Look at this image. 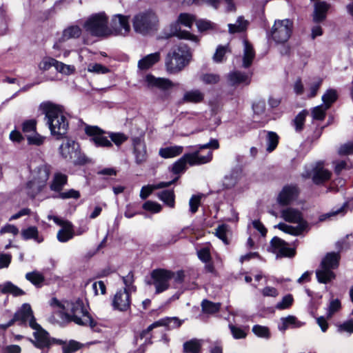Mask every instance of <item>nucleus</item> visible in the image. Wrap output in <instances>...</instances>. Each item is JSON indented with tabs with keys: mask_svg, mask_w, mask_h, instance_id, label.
I'll use <instances>...</instances> for the list:
<instances>
[{
	"mask_svg": "<svg viewBox=\"0 0 353 353\" xmlns=\"http://www.w3.org/2000/svg\"><path fill=\"white\" fill-rule=\"evenodd\" d=\"M39 108L45 114L46 124L51 134L55 136L57 139H63L68 129V121L64 114L63 108L50 101L41 103Z\"/></svg>",
	"mask_w": 353,
	"mask_h": 353,
	"instance_id": "nucleus-1",
	"label": "nucleus"
},
{
	"mask_svg": "<svg viewBox=\"0 0 353 353\" xmlns=\"http://www.w3.org/2000/svg\"><path fill=\"white\" fill-rule=\"evenodd\" d=\"M87 307V303L82 299L66 302L65 309L70 312L65 313V316L68 321H73L79 325L89 326L92 330L99 332L97 322L90 315Z\"/></svg>",
	"mask_w": 353,
	"mask_h": 353,
	"instance_id": "nucleus-2",
	"label": "nucleus"
},
{
	"mask_svg": "<svg viewBox=\"0 0 353 353\" xmlns=\"http://www.w3.org/2000/svg\"><path fill=\"white\" fill-rule=\"evenodd\" d=\"M192 53L188 46L183 43L174 48L165 58V67L169 73H177L189 63Z\"/></svg>",
	"mask_w": 353,
	"mask_h": 353,
	"instance_id": "nucleus-3",
	"label": "nucleus"
},
{
	"mask_svg": "<svg viewBox=\"0 0 353 353\" xmlns=\"http://www.w3.org/2000/svg\"><path fill=\"white\" fill-rule=\"evenodd\" d=\"M281 216L287 222L297 223L296 227L279 223L275 228L294 236H299L308 228V224L303 218L302 213L296 209L287 208L281 212Z\"/></svg>",
	"mask_w": 353,
	"mask_h": 353,
	"instance_id": "nucleus-4",
	"label": "nucleus"
},
{
	"mask_svg": "<svg viewBox=\"0 0 353 353\" xmlns=\"http://www.w3.org/2000/svg\"><path fill=\"white\" fill-rule=\"evenodd\" d=\"M158 24V17L152 10L140 12L132 19L134 30L143 36L151 34L157 31Z\"/></svg>",
	"mask_w": 353,
	"mask_h": 353,
	"instance_id": "nucleus-5",
	"label": "nucleus"
},
{
	"mask_svg": "<svg viewBox=\"0 0 353 353\" xmlns=\"http://www.w3.org/2000/svg\"><path fill=\"white\" fill-rule=\"evenodd\" d=\"M340 256L338 253L330 252L322 260L320 267L316 270L317 281L321 283H327L335 278L332 270L339 265Z\"/></svg>",
	"mask_w": 353,
	"mask_h": 353,
	"instance_id": "nucleus-6",
	"label": "nucleus"
},
{
	"mask_svg": "<svg viewBox=\"0 0 353 353\" xmlns=\"http://www.w3.org/2000/svg\"><path fill=\"white\" fill-rule=\"evenodd\" d=\"M108 19L104 12L91 15L84 23L85 30L94 37H104L110 34L108 26Z\"/></svg>",
	"mask_w": 353,
	"mask_h": 353,
	"instance_id": "nucleus-7",
	"label": "nucleus"
},
{
	"mask_svg": "<svg viewBox=\"0 0 353 353\" xmlns=\"http://www.w3.org/2000/svg\"><path fill=\"white\" fill-rule=\"evenodd\" d=\"M212 159V152L209 151L206 155H200L199 151L185 154L172 165V171L174 174L183 172L186 169V164L190 165H199L209 163Z\"/></svg>",
	"mask_w": 353,
	"mask_h": 353,
	"instance_id": "nucleus-8",
	"label": "nucleus"
},
{
	"mask_svg": "<svg viewBox=\"0 0 353 353\" xmlns=\"http://www.w3.org/2000/svg\"><path fill=\"white\" fill-rule=\"evenodd\" d=\"M194 21H196V19L194 15L188 13H181L178 17L177 21L170 26L171 34L176 36L179 39H188L197 43L199 41V39L196 36L188 31L181 30L179 27V25L181 24L185 27L191 28Z\"/></svg>",
	"mask_w": 353,
	"mask_h": 353,
	"instance_id": "nucleus-9",
	"label": "nucleus"
},
{
	"mask_svg": "<svg viewBox=\"0 0 353 353\" xmlns=\"http://www.w3.org/2000/svg\"><path fill=\"white\" fill-rule=\"evenodd\" d=\"M293 23L290 19L276 20L271 30L272 39L277 43L286 42L291 36Z\"/></svg>",
	"mask_w": 353,
	"mask_h": 353,
	"instance_id": "nucleus-10",
	"label": "nucleus"
},
{
	"mask_svg": "<svg viewBox=\"0 0 353 353\" xmlns=\"http://www.w3.org/2000/svg\"><path fill=\"white\" fill-rule=\"evenodd\" d=\"M174 276V272L165 269H155L151 272L152 282L149 283L154 286L156 293H161L169 288V281Z\"/></svg>",
	"mask_w": 353,
	"mask_h": 353,
	"instance_id": "nucleus-11",
	"label": "nucleus"
},
{
	"mask_svg": "<svg viewBox=\"0 0 353 353\" xmlns=\"http://www.w3.org/2000/svg\"><path fill=\"white\" fill-rule=\"evenodd\" d=\"M59 153L66 161H71L74 163H79L80 150L79 144L74 141L66 139L59 147Z\"/></svg>",
	"mask_w": 353,
	"mask_h": 353,
	"instance_id": "nucleus-12",
	"label": "nucleus"
},
{
	"mask_svg": "<svg viewBox=\"0 0 353 353\" xmlns=\"http://www.w3.org/2000/svg\"><path fill=\"white\" fill-rule=\"evenodd\" d=\"M302 176L303 178L312 177L315 184H321L330 178L331 173L323 167L321 163H318L314 166H306Z\"/></svg>",
	"mask_w": 353,
	"mask_h": 353,
	"instance_id": "nucleus-13",
	"label": "nucleus"
},
{
	"mask_svg": "<svg viewBox=\"0 0 353 353\" xmlns=\"http://www.w3.org/2000/svg\"><path fill=\"white\" fill-rule=\"evenodd\" d=\"M32 329L34 330L33 332L34 340L30 339V341L37 348L43 349L45 347H49L54 343H63L61 340L51 338L49 333L43 329L39 324V327Z\"/></svg>",
	"mask_w": 353,
	"mask_h": 353,
	"instance_id": "nucleus-14",
	"label": "nucleus"
},
{
	"mask_svg": "<svg viewBox=\"0 0 353 353\" xmlns=\"http://www.w3.org/2000/svg\"><path fill=\"white\" fill-rule=\"evenodd\" d=\"M14 319L17 320L19 325H28L31 328L39 327L34 316L33 311L29 303H23L20 308L14 313Z\"/></svg>",
	"mask_w": 353,
	"mask_h": 353,
	"instance_id": "nucleus-15",
	"label": "nucleus"
},
{
	"mask_svg": "<svg viewBox=\"0 0 353 353\" xmlns=\"http://www.w3.org/2000/svg\"><path fill=\"white\" fill-rule=\"evenodd\" d=\"M85 132L92 137L91 141L97 147L111 148L112 146V142L103 135L105 132L98 126L86 125Z\"/></svg>",
	"mask_w": 353,
	"mask_h": 353,
	"instance_id": "nucleus-16",
	"label": "nucleus"
},
{
	"mask_svg": "<svg viewBox=\"0 0 353 353\" xmlns=\"http://www.w3.org/2000/svg\"><path fill=\"white\" fill-rule=\"evenodd\" d=\"M111 30L112 34L115 35L125 36L130 30L129 17L123 14H115L113 16L111 23Z\"/></svg>",
	"mask_w": 353,
	"mask_h": 353,
	"instance_id": "nucleus-17",
	"label": "nucleus"
},
{
	"mask_svg": "<svg viewBox=\"0 0 353 353\" xmlns=\"http://www.w3.org/2000/svg\"><path fill=\"white\" fill-rule=\"evenodd\" d=\"M132 153L136 164L141 165L147 161L148 155L147 147L143 138L135 137L132 138Z\"/></svg>",
	"mask_w": 353,
	"mask_h": 353,
	"instance_id": "nucleus-18",
	"label": "nucleus"
},
{
	"mask_svg": "<svg viewBox=\"0 0 353 353\" xmlns=\"http://www.w3.org/2000/svg\"><path fill=\"white\" fill-rule=\"evenodd\" d=\"M270 249L272 252L279 257H293L295 255V250L288 247V243L274 236L270 241Z\"/></svg>",
	"mask_w": 353,
	"mask_h": 353,
	"instance_id": "nucleus-19",
	"label": "nucleus"
},
{
	"mask_svg": "<svg viewBox=\"0 0 353 353\" xmlns=\"http://www.w3.org/2000/svg\"><path fill=\"white\" fill-rule=\"evenodd\" d=\"M130 293L127 289H124L117 292L112 301V306L114 310L124 312L130 308Z\"/></svg>",
	"mask_w": 353,
	"mask_h": 353,
	"instance_id": "nucleus-20",
	"label": "nucleus"
},
{
	"mask_svg": "<svg viewBox=\"0 0 353 353\" xmlns=\"http://www.w3.org/2000/svg\"><path fill=\"white\" fill-rule=\"evenodd\" d=\"M146 87L149 89H159L166 90L173 86V83L168 79L156 77L151 74H148L145 77Z\"/></svg>",
	"mask_w": 353,
	"mask_h": 353,
	"instance_id": "nucleus-21",
	"label": "nucleus"
},
{
	"mask_svg": "<svg viewBox=\"0 0 353 353\" xmlns=\"http://www.w3.org/2000/svg\"><path fill=\"white\" fill-rule=\"evenodd\" d=\"M52 219L57 224L63 226V228L59 230L57 232V237L59 241L65 243L73 238L74 232L72 230V225L71 224V223L68 221L65 222L61 221L57 216H53Z\"/></svg>",
	"mask_w": 353,
	"mask_h": 353,
	"instance_id": "nucleus-22",
	"label": "nucleus"
},
{
	"mask_svg": "<svg viewBox=\"0 0 353 353\" xmlns=\"http://www.w3.org/2000/svg\"><path fill=\"white\" fill-rule=\"evenodd\" d=\"M330 4L326 1H318L314 5L312 20L314 23H321L325 20Z\"/></svg>",
	"mask_w": 353,
	"mask_h": 353,
	"instance_id": "nucleus-23",
	"label": "nucleus"
},
{
	"mask_svg": "<svg viewBox=\"0 0 353 353\" xmlns=\"http://www.w3.org/2000/svg\"><path fill=\"white\" fill-rule=\"evenodd\" d=\"M242 170L240 168H234L225 175L223 179V187L225 189H232L239 182L241 177Z\"/></svg>",
	"mask_w": 353,
	"mask_h": 353,
	"instance_id": "nucleus-24",
	"label": "nucleus"
},
{
	"mask_svg": "<svg viewBox=\"0 0 353 353\" xmlns=\"http://www.w3.org/2000/svg\"><path fill=\"white\" fill-rule=\"evenodd\" d=\"M297 196V189L294 186H285L278 196V202L282 205L290 203Z\"/></svg>",
	"mask_w": 353,
	"mask_h": 353,
	"instance_id": "nucleus-25",
	"label": "nucleus"
},
{
	"mask_svg": "<svg viewBox=\"0 0 353 353\" xmlns=\"http://www.w3.org/2000/svg\"><path fill=\"white\" fill-rule=\"evenodd\" d=\"M160 59L161 54L159 52L148 54L139 61L138 68L142 70H148L159 62Z\"/></svg>",
	"mask_w": 353,
	"mask_h": 353,
	"instance_id": "nucleus-26",
	"label": "nucleus"
},
{
	"mask_svg": "<svg viewBox=\"0 0 353 353\" xmlns=\"http://www.w3.org/2000/svg\"><path fill=\"white\" fill-rule=\"evenodd\" d=\"M243 67L245 68H247L252 65V61L255 57V52L254 50V48H253L252 44L248 41H247L246 39H244L243 41Z\"/></svg>",
	"mask_w": 353,
	"mask_h": 353,
	"instance_id": "nucleus-27",
	"label": "nucleus"
},
{
	"mask_svg": "<svg viewBox=\"0 0 353 353\" xmlns=\"http://www.w3.org/2000/svg\"><path fill=\"white\" fill-rule=\"evenodd\" d=\"M228 80L232 85L241 83L248 85L250 82V76L239 71L231 72L228 74Z\"/></svg>",
	"mask_w": 353,
	"mask_h": 353,
	"instance_id": "nucleus-28",
	"label": "nucleus"
},
{
	"mask_svg": "<svg viewBox=\"0 0 353 353\" xmlns=\"http://www.w3.org/2000/svg\"><path fill=\"white\" fill-rule=\"evenodd\" d=\"M67 182V175L61 172H56L50 185V188L52 191L59 193L63 190L64 185H66Z\"/></svg>",
	"mask_w": 353,
	"mask_h": 353,
	"instance_id": "nucleus-29",
	"label": "nucleus"
},
{
	"mask_svg": "<svg viewBox=\"0 0 353 353\" xmlns=\"http://www.w3.org/2000/svg\"><path fill=\"white\" fill-rule=\"evenodd\" d=\"M177 179L178 178L176 177L168 182H160L157 185H148L143 186L140 192V197L142 199H145L154 190L168 187L173 184Z\"/></svg>",
	"mask_w": 353,
	"mask_h": 353,
	"instance_id": "nucleus-30",
	"label": "nucleus"
},
{
	"mask_svg": "<svg viewBox=\"0 0 353 353\" xmlns=\"http://www.w3.org/2000/svg\"><path fill=\"white\" fill-rule=\"evenodd\" d=\"M50 172V167L46 164H42L38 166L35 170V175L32 180L46 185Z\"/></svg>",
	"mask_w": 353,
	"mask_h": 353,
	"instance_id": "nucleus-31",
	"label": "nucleus"
},
{
	"mask_svg": "<svg viewBox=\"0 0 353 353\" xmlns=\"http://www.w3.org/2000/svg\"><path fill=\"white\" fill-rule=\"evenodd\" d=\"M0 290L3 294H10L14 296H20L25 294V292L10 281L0 284Z\"/></svg>",
	"mask_w": 353,
	"mask_h": 353,
	"instance_id": "nucleus-32",
	"label": "nucleus"
},
{
	"mask_svg": "<svg viewBox=\"0 0 353 353\" xmlns=\"http://www.w3.org/2000/svg\"><path fill=\"white\" fill-rule=\"evenodd\" d=\"M183 148L182 146L174 145L161 148L159 151V154L164 158H173L183 152Z\"/></svg>",
	"mask_w": 353,
	"mask_h": 353,
	"instance_id": "nucleus-33",
	"label": "nucleus"
},
{
	"mask_svg": "<svg viewBox=\"0 0 353 353\" xmlns=\"http://www.w3.org/2000/svg\"><path fill=\"white\" fill-rule=\"evenodd\" d=\"M81 34V29L78 26H70L63 31L61 41H65L70 39L79 38Z\"/></svg>",
	"mask_w": 353,
	"mask_h": 353,
	"instance_id": "nucleus-34",
	"label": "nucleus"
},
{
	"mask_svg": "<svg viewBox=\"0 0 353 353\" xmlns=\"http://www.w3.org/2000/svg\"><path fill=\"white\" fill-rule=\"evenodd\" d=\"M46 186L37 181H30L26 184V192L31 198H34Z\"/></svg>",
	"mask_w": 353,
	"mask_h": 353,
	"instance_id": "nucleus-35",
	"label": "nucleus"
},
{
	"mask_svg": "<svg viewBox=\"0 0 353 353\" xmlns=\"http://www.w3.org/2000/svg\"><path fill=\"white\" fill-rule=\"evenodd\" d=\"M172 323H173L174 326L178 327L181 325V322L176 317H173L170 319H168L166 320H161L159 321H156L152 323L148 327V328L143 332V334L150 332L154 327H159L160 325H170Z\"/></svg>",
	"mask_w": 353,
	"mask_h": 353,
	"instance_id": "nucleus-36",
	"label": "nucleus"
},
{
	"mask_svg": "<svg viewBox=\"0 0 353 353\" xmlns=\"http://www.w3.org/2000/svg\"><path fill=\"white\" fill-rule=\"evenodd\" d=\"M248 25L247 20H245L242 17H239L235 23L228 24V30L230 34L236 32H241L246 30Z\"/></svg>",
	"mask_w": 353,
	"mask_h": 353,
	"instance_id": "nucleus-37",
	"label": "nucleus"
},
{
	"mask_svg": "<svg viewBox=\"0 0 353 353\" xmlns=\"http://www.w3.org/2000/svg\"><path fill=\"white\" fill-rule=\"evenodd\" d=\"M204 94L199 90H192L186 92L183 97V100L186 102L199 103L203 101Z\"/></svg>",
	"mask_w": 353,
	"mask_h": 353,
	"instance_id": "nucleus-38",
	"label": "nucleus"
},
{
	"mask_svg": "<svg viewBox=\"0 0 353 353\" xmlns=\"http://www.w3.org/2000/svg\"><path fill=\"white\" fill-rule=\"evenodd\" d=\"M158 197L169 207H174V193L173 190H163L159 192Z\"/></svg>",
	"mask_w": 353,
	"mask_h": 353,
	"instance_id": "nucleus-39",
	"label": "nucleus"
},
{
	"mask_svg": "<svg viewBox=\"0 0 353 353\" xmlns=\"http://www.w3.org/2000/svg\"><path fill=\"white\" fill-rule=\"evenodd\" d=\"M266 150L272 152L276 148L279 143V136L274 132H268L265 137Z\"/></svg>",
	"mask_w": 353,
	"mask_h": 353,
	"instance_id": "nucleus-40",
	"label": "nucleus"
},
{
	"mask_svg": "<svg viewBox=\"0 0 353 353\" xmlns=\"http://www.w3.org/2000/svg\"><path fill=\"white\" fill-rule=\"evenodd\" d=\"M347 207V203H343V205L342 206H341L338 209L332 210H331L330 212H329L327 213H325V214H321L319 216V219L320 221H325L327 219H330L333 216H336L338 214H341L342 216H343L345 214V212H346Z\"/></svg>",
	"mask_w": 353,
	"mask_h": 353,
	"instance_id": "nucleus-41",
	"label": "nucleus"
},
{
	"mask_svg": "<svg viewBox=\"0 0 353 353\" xmlns=\"http://www.w3.org/2000/svg\"><path fill=\"white\" fill-rule=\"evenodd\" d=\"M337 99V93L335 90L330 89L322 96L323 105L327 108H330L333 103Z\"/></svg>",
	"mask_w": 353,
	"mask_h": 353,
	"instance_id": "nucleus-42",
	"label": "nucleus"
},
{
	"mask_svg": "<svg viewBox=\"0 0 353 353\" xmlns=\"http://www.w3.org/2000/svg\"><path fill=\"white\" fill-rule=\"evenodd\" d=\"M21 235L25 240L33 239L38 243H41L43 241L42 239L39 238L38 230L34 226H31L27 229L23 230L21 231Z\"/></svg>",
	"mask_w": 353,
	"mask_h": 353,
	"instance_id": "nucleus-43",
	"label": "nucleus"
},
{
	"mask_svg": "<svg viewBox=\"0 0 353 353\" xmlns=\"http://www.w3.org/2000/svg\"><path fill=\"white\" fill-rule=\"evenodd\" d=\"M183 350L187 353H199L201 350V343L197 339H192L186 341L183 344Z\"/></svg>",
	"mask_w": 353,
	"mask_h": 353,
	"instance_id": "nucleus-44",
	"label": "nucleus"
},
{
	"mask_svg": "<svg viewBox=\"0 0 353 353\" xmlns=\"http://www.w3.org/2000/svg\"><path fill=\"white\" fill-rule=\"evenodd\" d=\"M221 304L219 303H213L208 300H203L201 303L202 310L208 314H213L218 312L220 309Z\"/></svg>",
	"mask_w": 353,
	"mask_h": 353,
	"instance_id": "nucleus-45",
	"label": "nucleus"
},
{
	"mask_svg": "<svg viewBox=\"0 0 353 353\" xmlns=\"http://www.w3.org/2000/svg\"><path fill=\"white\" fill-rule=\"evenodd\" d=\"M228 327L235 339H243L247 336V328L229 324Z\"/></svg>",
	"mask_w": 353,
	"mask_h": 353,
	"instance_id": "nucleus-46",
	"label": "nucleus"
},
{
	"mask_svg": "<svg viewBox=\"0 0 353 353\" xmlns=\"http://www.w3.org/2000/svg\"><path fill=\"white\" fill-rule=\"evenodd\" d=\"M26 279L37 287L41 286V284L44 281L43 274L37 271L28 272L26 274Z\"/></svg>",
	"mask_w": 353,
	"mask_h": 353,
	"instance_id": "nucleus-47",
	"label": "nucleus"
},
{
	"mask_svg": "<svg viewBox=\"0 0 353 353\" xmlns=\"http://www.w3.org/2000/svg\"><path fill=\"white\" fill-rule=\"evenodd\" d=\"M307 114V112L306 110H302L293 120V123L296 132H299L303 130Z\"/></svg>",
	"mask_w": 353,
	"mask_h": 353,
	"instance_id": "nucleus-48",
	"label": "nucleus"
},
{
	"mask_svg": "<svg viewBox=\"0 0 353 353\" xmlns=\"http://www.w3.org/2000/svg\"><path fill=\"white\" fill-rule=\"evenodd\" d=\"M55 69L60 73L70 75L75 72V67L72 65H67L61 61L56 60Z\"/></svg>",
	"mask_w": 353,
	"mask_h": 353,
	"instance_id": "nucleus-49",
	"label": "nucleus"
},
{
	"mask_svg": "<svg viewBox=\"0 0 353 353\" xmlns=\"http://www.w3.org/2000/svg\"><path fill=\"white\" fill-rule=\"evenodd\" d=\"M81 194L78 190L74 189H70L64 192H60L59 194L56 196H53L54 199H78L80 197Z\"/></svg>",
	"mask_w": 353,
	"mask_h": 353,
	"instance_id": "nucleus-50",
	"label": "nucleus"
},
{
	"mask_svg": "<svg viewBox=\"0 0 353 353\" xmlns=\"http://www.w3.org/2000/svg\"><path fill=\"white\" fill-rule=\"evenodd\" d=\"M328 110L323 104L317 105L312 110V117L314 120L322 121L325 119L326 111Z\"/></svg>",
	"mask_w": 353,
	"mask_h": 353,
	"instance_id": "nucleus-51",
	"label": "nucleus"
},
{
	"mask_svg": "<svg viewBox=\"0 0 353 353\" xmlns=\"http://www.w3.org/2000/svg\"><path fill=\"white\" fill-rule=\"evenodd\" d=\"M296 319L294 316H288L281 319V324L278 327L280 331L284 332L290 327H294Z\"/></svg>",
	"mask_w": 353,
	"mask_h": 353,
	"instance_id": "nucleus-52",
	"label": "nucleus"
},
{
	"mask_svg": "<svg viewBox=\"0 0 353 353\" xmlns=\"http://www.w3.org/2000/svg\"><path fill=\"white\" fill-rule=\"evenodd\" d=\"M252 332L258 337L269 339L270 332L268 327L260 325H255L252 327Z\"/></svg>",
	"mask_w": 353,
	"mask_h": 353,
	"instance_id": "nucleus-53",
	"label": "nucleus"
},
{
	"mask_svg": "<svg viewBox=\"0 0 353 353\" xmlns=\"http://www.w3.org/2000/svg\"><path fill=\"white\" fill-rule=\"evenodd\" d=\"M196 25L199 32H203L209 30H214L216 28L215 23L206 19H199L196 21Z\"/></svg>",
	"mask_w": 353,
	"mask_h": 353,
	"instance_id": "nucleus-54",
	"label": "nucleus"
},
{
	"mask_svg": "<svg viewBox=\"0 0 353 353\" xmlns=\"http://www.w3.org/2000/svg\"><path fill=\"white\" fill-rule=\"evenodd\" d=\"M26 137L28 144L35 145H42L46 139L45 137L40 135L37 131L31 134H26Z\"/></svg>",
	"mask_w": 353,
	"mask_h": 353,
	"instance_id": "nucleus-55",
	"label": "nucleus"
},
{
	"mask_svg": "<svg viewBox=\"0 0 353 353\" xmlns=\"http://www.w3.org/2000/svg\"><path fill=\"white\" fill-rule=\"evenodd\" d=\"M228 231V227L227 225L222 224L219 225L216 228L215 235L220 239L225 245L229 243L227 238V232Z\"/></svg>",
	"mask_w": 353,
	"mask_h": 353,
	"instance_id": "nucleus-56",
	"label": "nucleus"
},
{
	"mask_svg": "<svg viewBox=\"0 0 353 353\" xmlns=\"http://www.w3.org/2000/svg\"><path fill=\"white\" fill-rule=\"evenodd\" d=\"M88 71L97 74H106L109 69L100 63H90L88 66Z\"/></svg>",
	"mask_w": 353,
	"mask_h": 353,
	"instance_id": "nucleus-57",
	"label": "nucleus"
},
{
	"mask_svg": "<svg viewBox=\"0 0 353 353\" xmlns=\"http://www.w3.org/2000/svg\"><path fill=\"white\" fill-rule=\"evenodd\" d=\"M37 121L34 119L25 121L22 124V130L26 134H31L36 132Z\"/></svg>",
	"mask_w": 353,
	"mask_h": 353,
	"instance_id": "nucleus-58",
	"label": "nucleus"
},
{
	"mask_svg": "<svg viewBox=\"0 0 353 353\" xmlns=\"http://www.w3.org/2000/svg\"><path fill=\"white\" fill-rule=\"evenodd\" d=\"M111 141L117 146L121 145L123 143L128 140V136L121 132H111L109 134Z\"/></svg>",
	"mask_w": 353,
	"mask_h": 353,
	"instance_id": "nucleus-59",
	"label": "nucleus"
},
{
	"mask_svg": "<svg viewBox=\"0 0 353 353\" xmlns=\"http://www.w3.org/2000/svg\"><path fill=\"white\" fill-rule=\"evenodd\" d=\"M337 332L339 333L347 332L348 334L353 333V319H350L344 321L337 326Z\"/></svg>",
	"mask_w": 353,
	"mask_h": 353,
	"instance_id": "nucleus-60",
	"label": "nucleus"
},
{
	"mask_svg": "<svg viewBox=\"0 0 353 353\" xmlns=\"http://www.w3.org/2000/svg\"><path fill=\"white\" fill-rule=\"evenodd\" d=\"M122 279L125 285L124 289H127L128 292L136 290V287L133 285L134 274L132 271H130L126 276H123Z\"/></svg>",
	"mask_w": 353,
	"mask_h": 353,
	"instance_id": "nucleus-61",
	"label": "nucleus"
},
{
	"mask_svg": "<svg viewBox=\"0 0 353 353\" xmlns=\"http://www.w3.org/2000/svg\"><path fill=\"white\" fill-rule=\"evenodd\" d=\"M143 208L145 210L152 212L153 213H158L162 209L161 205L159 203L152 201H147L145 202L143 205Z\"/></svg>",
	"mask_w": 353,
	"mask_h": 353,
	"instance_id": "nucleus-62",
	"label": "nucleus"
},
{
	"mask_svg": "<svg viewBox=\"0 0 353 353\" xmlns=\"http://www.w3.org/2000/svg\"><path fill=\"white\" fill-rule=\"evenodd\" d=\"M227 50L228 46H219L213 56V60L216 63L221 62Z\"/></svg>",
	"mask_w": 353,
	"mask_h": 353,
	"instance_id": "nucleus-63",
	"label": "nucleus"
},
{
	"mask_svg": "<svg viewBox=\"0 0 353 353\" xmlns=\"http://www.w3.org/2000/svg\"><path fill=\"white\" fill-rule=\"evenodd\" d=\"M201 196L192 195L189 201L190 211L192 214H194L197 212L198 208L201 203Z\"/></svg>",
	"mask_w": 353,
	"mask_h": 353,
	"instance_id": "nucleus-64",
	"label": "nucleus"
}]
</instances>
